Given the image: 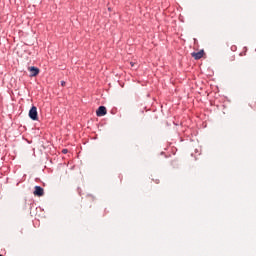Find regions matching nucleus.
Listing matches in <instances>:
<instances>
[{
    "instance_id": "nucleus-1",
    "label": "nucleus",
    "mask_w": 256,
    "mask_h": 256,
    "mask_svg": "<svg viewBox=\"0 0 256 256\" xmlns=\"http://www.w3.org/2000/svg\"><path fill=\"white\" fill-rule=\"evenodd\" d=\"M29 117L32 119V121H37L39 119V116L37 114V107L32 106V108L29 111Z\"/></svg>"
},
{
    "instance_id": "nucleus-4",
    "label": "nucleus",
    "mask_w": 256,
    "mask_h": 256,
    "mask_svg": "<svg viewBox=\"0 0 256 256\" xmlns=\"http://www.w3.org/2000/svg\"><path fill=\"white\" fill-rule=\"evenodd\" d=\"M28 71H30V77H37L39 75V68L35 66L29 67Z\"/></svg>"
},
{
    "instance_id": "nucleus-5",
    "label": "nucleus",
    "mask_w": 256,
    "mask_h": 256,
    "mask_svg": "<svg viewBox=\"0 0 256 256\" xmlns=\"http://www.w3.org/2000/svg\"><path fill=\"white\" fill-rule=\"evenodd\" d=\"M205 55V51L200 50L199 52H193L192 57H194L196 60H199Z\"/></svg>"
},
{
    "instance_id": "nucleus-3",
    "label": "nucleus",
    "mask_w": 256,
    "mask_h": 256,
    "mask_svg": "<svg viewBox=\"0 0 256 256\" xmlns=\"http://www.w3.org/2000/svg\"><path fill=\"white\" fill-rule=\"evenodd\" d=\"M96 115L97 117H104V115H107V108L105 106H100L96 111Z\"/></svg>"
},
{
    "instance_id": "nucleus-6",
    "label": "nucleus",
    "mask_w": 256,
    "mask_h": 256,
    "mask_svg": "<svg viewBox=\"0 0 256 256\" xmlns=\"http://www.w3.org/2000/svg\"><path fill=\"white\" fill-rule=\"evenodd\" d=\"M130 65H131L132 69H137V63L130 62Z\"/></svg>"
},
{
    "instance_id": "nucleus-2",
    "label": "nucleus",
    "mask_w": 256,
    "mask_h": 256,
    "mask_svg": "<svg viewBox=\"0 0 256 256\" xmlns=\"http://www.w3.org/2000/svg\"><path fill=\"white\" fill-rule=\"evenodd\" d=\"M34 189L33 194L35 197H43V195H45V190L41 188V186H35Z\"/></svg>"
},
{
    "instance_id": "nucleus-7",
    "label": "nucleus",
    "mask_w": 256,
    "mask_h": 256,
    "mask_svg": "<svg viewBox=\"0 0 256 256\" xmlns=\"http://www.w3.org/2000/svg\"><path fill=\"white\" fill-rule=\"evenodd\" d=\"M65 85H66V82L65 81H61V86L65 87Z\"/></svg>"
},
{
    "instance_id": "nucleus-9",
    "label": "nucleus",
    "mask_w": 256,
    "mask_h": 256,
    "mask_svg": "<svg viewBox=\"0 0 256 256\" xmlns=\"http://www.w3.org/2000/svg\"><path fill=\"white\" fill-rule=\"evenodd\" d=\"M0 256H3V255L0 254Z\"/></svg>"
},
{
    "instance_id": "nucleus-8",
    "label": "nucleus",
    "mask_w": 256,
    "mask_h": 256,
    "mask_svg": "<svg viewBox=\"0 0 256 256\" xmlns=\"http://www.w3.org/2000/svg\"><path fill=\"white\" fill-rule=\"evenodd\" d=\"M62 153H64V154L67 153V149H63Z\"/></svg>"
}]
</instances>
